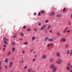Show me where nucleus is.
<instances>
[{"instance_id": "7c9ffc66", "label": "nucleus", "mask_w": 72, "mask_h": 72, "mask_svg": "<svg viewBox=\"0 0 72 72\" xmlns=\"http://www.w3.org/2000/svg\"><path fill=\"white\" fill-rule=\"evenodd\" d=\"M35 60H36V59L35 58H33V59L32 62H35Z\"/></svg>"}, {"instance_id": "49530a36", "label": "nucleus", "mask_w": 72, "mask_h": 72, "mask_svg": "<svg viewBox=\"0 0 72 72\" xmlns=\"http://www.w3.org/2000/svg\"><path fill=\"white\" fill-rule=\"evenodd\" d=\"M41 15V14L40 13V12H39L38 13V15Z\"/></svg>"}, {"instance_id": "aec40b11", "label": "nucleus", "mask_w": 72, "mask_h": 72, "mask_svg": "<svg viewBox=\"0 0 72 72\" xmlns=\"http://www.w3.org/2000/svg\"><path fill=\"white\" fill-rule=\"evenodd\" d=\"M48 39H49V37H46V38H45L44 39V41H47V40H48Z\"/></svg>"}, {"instance_id": "5701e85b", "label": "nucleus", "mask_w": 72, "mask_h": 72, "mask_svg": "<svg viewBox=\"0 0 72 72\" xmlns=\"http://www.w3.org/2000/svg\"><path fill=\"white\" fill-rule=\"evenodd\" d=\"M26 31H31V29L29 28H28L26 29Z\"/></svg>"}, {"instance_id": "f257e3e1", "label": "nucleus", "mask_w": 72, "mask_h": 72, "mask_svg": "<svg viewBox=\"0 0 72 72\" xmlns=\"http://www.w3.org/2000/svg\"><path fill=\"white\" fill-rule=\"evenodd\" d=\"M62 59L60 58H59L58 60L57 61L56 63H57V64H60V63L62 62Z\"/></svg>"}, {"instance_id": "72a5a7b5", "label": "nucleus", "mask_w": 72, "mask_h": 72, "mask_svg": "<svg viewBox=\"0 0 72 72\" xmlns=\"http://www.w3.org/2000/svg\"><path fill=\"white\" fill-rule=\"evenodd\" d=\"M41 13L42 14H44V11L43 10L41 12Z\"/></svg>"}, {"instance_id": "338daca9", "label": "nucleus", "mask_w": 72, "mask_h": 72, "mask_svg": "<svg viewBox=\"0 0 72 72\" xmlns=\"http://www.w3.org/2000/svg\"><path fill=\"white\" fill-rule=\"evenodd\" d=\"M32 72H36V71H32Z\"/></svg>"}, {"instance_id": "680f3d73", "label": "nucleus", "mask_w": 72, "mask_h": 72, "mask_svg": "<svg viewBox=\"0 0 72 72\" xmlns=\"http://www.w3.org/2000/svg\"><path fill=\"white\" fill-rule=\"evenodd\" d=\"M36 13H34V15H36Z\"/></svg>"}, {"instance_id": "473e14b6", "label": "nucleus", "mask_w": 72, "mask_h": 72, "mask_svg": "<svg viewBox=\"0 0 72 72\" xmlns=\"http://www.w3.org/2000/svg\"><path fill=\"white\" fill-rule=\"evenodd\" d=\"M68 25H69V26H70L71 25V22L70 21H69L68 23Z\"/></svg>"}, {"instance_id": "a878e982", "label": "nucleus", "mask_w": 72, "mask_h": 72, "mask_svg": "<svg viewBox=\"0 0 72 72\" xmlns=\"http://www.w3.org/2000/svg\"><path fill=\"white\" fill-rule=\"evenodd\" d=\"M67 53L68 54H69V50H67Z\"/></svg>"}, {"instance_id": "0e129e2a", "label": "nucleus", "mask_w": 72, "mask_h": 72, "mask_svg": "<svg viewBox=\"0 0 72 72\" xmlns=\"http://www.w3.org/2000/svg\"><path fill=\"white\" fill-rule=\"evenodd\" d=\"M33 51V50H31V51H30V52H32V51Z\"/></svg>"}, {"instance_id": "052dcab7", "label": "nucleus", "mask_w": 72, "mask_h": 72, "mask_svg": "<svg viewBox=\"0 0 72 72\" xmlns=\"http://www.w3.org/2000/svg\"><path fill=\"white\" fill-rule=\"evenodd\" d=\"M1 61H0V66H1Z\"/></svg>"}, {"instance_id": "bf43d9fd", "label": "nucleus", "mask_w": 72, "mask_h": 72, "mask_svg": "<svg viewBox=\"0 0 72 72\" xmlns=\"http://www.w3.org/2000/svg\"><path fill=\"white\" fill-rule=\"evenodd\" d=\"M68 66H70V63H69L68 64Z\"/></svg>"}, {"instance_id": "f03ea898", "label": "nucleus", "mask_w": 72, "mask_h": 72, "mask_svg": "<svg viewBox=\"0 0 72 72\" xmlns=\"http://www.w3.org/2000/svg\"><path fill=\"white\" fill-rule=\"evenodd\" d=\"M41 58L42 59H46V55H42V56Z\"/></svg>"}, {"instance_id": "ea45409f", "label": "nucleus", "mask_w": 72, "mask_h": 72, "mask_svg": "<svg viewBox=\"0 0 72 72\" xmlns=\"http://www.w3.org/2000/svg\"><path fill=\"white\" fill-rule=\"evenodd\" d=\"M37 55H35L34 56V58H37Z\"/></svg>"}, {"instance_id": "c85d7f7f", "label": "nucleus", "mask_w": 72, "mask_h": 72, "mask_svg": "<svg viewBox=\"0 0 72 72\" xmlns=\"http://www.w3.org/2000/svg\"><path fill=\"white\" fill-rule=\"evenodd\" d=\"M34 31L35 32H36L37 31V29L35 28L34 29Z\"/></svg>"}, {"instance_id": "6ab92c4d", "label": "nucleus", "mask_w": 72, "mask_h": 72, "mask_svg": "<svg viewBox=\"0 0 72 72\" xmlns=\"http://www.w3.org/2000/svg\"><path fill=\"white\" fill-rule=\"evenodd\" d=\"M20 35H21V36H22V37H23V36H24V34L22 32L20 33Z\"/></svg>"}, {"instance_id": "dca6fc26", "label": "nucleus", "mask_w": 72, "mask_h": 72, "mask_svg": "<svg viewBox=\"0 0 72 72\" xmlns=\"http://www.w3.org/2000/svg\"><path fill=\"white\" fill-rule=\"evenodd\" d=\"M3 40H4V41H8V39L5 38H3Z\"/></svg>"}, {"instance_id": "2f4dec72", "label": "nucleus", "mask_w": 72, "mask_h": 72, "mask_svg": "<svg viewBox=\"0 0 72 72\" xmlns=\"http://www.w3.org/2000/svg\"><path fill=\"white\" fill-rule=\"evenodd\" d=\"M41 23H40V22H39L38 23V25L39 26H41Z\"/></svg>"}, {"instance_id": "f3484780", "label": "nucleus", "mask_w": 72, "mask_h": 72, "mask_svg": "<svg viewBox=\"0 0 72 72\" xmlns=\"http://www.w3.org/2000/svg\"><path fill=\"white\" fill-rule=\"evenodd\" d=\"M11 54V51H10L8 52V56L10 55Z\"/></svg>"}, {"instance_id": "13d9d810", "label": "nucleus", "mask_w": 72, "mask_h": 72, "mask_svg": "<svg viewBox=\"0 0 72 72\" xmlns=\"http://www.w3.org/2000/svg\"><path fill=\"white\" fill-rule=\"evenodd\" d=\"M1 69H2V68L1 66H0V70H1Z\"/></svg>"}, {"instance_id": "412c9836", "label": "nucleus", "mask_w": 72, "mask_h": 72, "mask_svg": "<svg viewBox=\"0 0 72 72\" xmlns=\"http://www.w3.org/2000/svg\"><path fill=\"white\" fill-rule=\"evenodd\" d=\"M48 40L49 41H53V39H50Z\"/></svg>"}, {"instance_id": "864d4df0", "label": "nucleus", "mask_w": 72, "mask_h": 72, "mask_svg": "<svg viewBox=\"0 0 72 72\" xmlns=\"http://www.w3.org/2000/svg\"><path fill=\"white\" fill-rule=\"evenodd\" d=\"M22 53L23 54H24V53H25L24 51H22Z\"/></svg>"}, {"instance_id": "393cba45", "label": "nucleus", "mask_w": 72, "mask_h": 72, "mask_svg": "<svg viewBox=\"0 0 72 72\" xmlns=\"http://www.w3.org/2000/svg\"><path fill=\"white\" fill-rule=\"evenodd\" d=\"M8 58H6L5 59V62H8Z\"/></svg>"}, {"instance_id": "7ed1b4c3", "label": "nucleus", "mask_w": 72, "mask_h": 72, "mask_svg": "<svg viewBox=\"0 0 72 72\" xmlns=\"http://www.w3.org/2000/svg\"><path fill=\"white\" fill-rule=\"evenodd\" d=\"M55 67V66H54V64H52L50 65V68H51V69H54Z\"/></svg>"}, {"instance_id": "4c0bfd02", "label": "nucleus", "mask_w": 72, "mask_h": 72, "mask_svg": "<svg viewBox=\"0 0 72 72\" xmlns=\"http://www.w3.org/2000/svg\"><path fill=\"white\" fill-rule=\"evenodd\" d=\"M20 62L21 63H23V62H24V61L22 60L20 61Z\"/></svg>"}, {"instance_id": "f704fd0d", "label": "nucleus", "mask_w": 72, "mask_h": 72, "mask_svg": "<svg viewBox=\"0 0 72 72\" xmlns=\"http://www.w3.org/2000/svg\"><path fill=\"white\" fill-rule=\"evenodd\" d=\"M4 67L6 69H8V66H4Z\"/></svg>"}, {"instance_id": "69168bd1", "label": "nucleus", "mask_w": 72, "mask_h": 72, "mask_svg": "<svg viewBox=\"0 0 72 72\" xmlns=\"http://www.w3.org/2000/svg\"><path fill=\"white\" fill-rule=\"evenodd\" d=\"M21 59L22 60H23V57H22V58H21Z\"/></svg>"}, {"instance_id": "c9c22d12", "label": "nucleus", "mask_w": 72, "mask_h": 72, "mask_svg": "<svg viewBox=\"0 0 72 72\" xmlns=\"http://www.w3.org/2000/svg\"><path fill=\"white\" fill-rule=\"evenodd\" d=\"M3 47H4V48H6V45L4 44L3 45Z\"/></svg>"}, {"instance_id": "37998d69", "label": "nucleus", "mask_w": 72, "mask_h": 72, "mask_svg": "<svg viewBox=\"0 0 72 72\" xmlns=\"http://www.w3.org/2000/svg\"><path fill=\"white\" fill-rule=\"evenodd\" d=\"M48 20H46L45 21V23H48Z\"/></svg>"}, {"instance_id": "bb28decb", "label": "nucleus", "mask_w": 72, "mask_h": 72, "mask_svg": "<svg viewBox=\"0 0 72 72\" xmlns=\"http://www.w3.org/2000/svg\"><path fill=\"white\" fill-rule=\"evenodd\" d=\"M70 54L71 55H72V50H71V51H70Z\"/></svg>"}, {"instance_id": "ddd939ff", "label": "nucleus", "mask_w": 72, "mask_h": 72, "mask_svg": "<svg viewBox=\"0 0 72 72\" xmlns=\"http://www.w3.org/2000/svg\"><path fill=\"white\" fill-rule=\"evenodd\" d=\"M65 47L66 48H68V47H69V44H66Z\"/></svg>"}, {"instance_id": "1a4fd4ad", "label": "nucleus", "mask_w": 72, "mask_h": 72, "mask_svg": "<svg viewBox=\"0 0 72 72\" xmlns=\"http://www.w3.org/2000/svg\"><path fill=\"white\" fill-rule=\"evenodd\" d=\"M53 59H53V58H51L49 60V62L50 63H51V62H52L53 61Z\"/></svg>"}, {"instance_id": "9d476101", "label": "nucleus", "mask_w": 72, "mask_h": 72, "mask_svg": "<svg viewBox=\"0 0 72 72\" xmlns=\"http://www.w3.org/2000/svg\"><path fill=\"white\" fill-rule=\"evenodd\" d=\"M32 71V69L31 68H29L27 70V71H28V72H31Z\"/></svg>"}, {"instance_id": "39448f33", "label": "nucleus", "mask_w": 72, "mask_h": 72, "mask_svg": "<svg viewBox=\"0 0 72 72\" xmlns=\"http://www.w3.org/2000/svg\"><path fill=\"white\" fill-rule=\"evenodd\" d=\"M57 68L56 67H55L54 69L53 70V72H55V71H57Z\"/></svg>"}, {"instance_id": "c756f323", "label": "nucleus", "mask_w": 72, "mask_h": 72, "mask_svg": "<svg viewBox=\"0 0 72 72\" xmlns=\"http://www.w3.org/2000/svg\"><path fill=\"white\" fill-rule=\"evenodd\" d=\"M27 66H25L24 67V69H27Z\"/></svg>"}, {"instance_id": "e433bc0d", "label": "nucleus", "mask_w": 72, "mask_h": 72, "mask_svg": "<svg viewBox=\"0 0 72 72\" xmlns=\"http://www.w3.org/2000/svg\"><path fill=\"white\" fill-rule=\"evenodd\" d=\"M32 40H35V37H33L32 38Z\"/></svg>"}, {"instance_id": "cd10ccee", "label": "nucleus", "mask_w": 72, "mask_h": 72, "mask_svg": "<svg viewBox=\"0 0 72 72\" xmlns=\"http://www.w3.org/2000/svg\"><path fill=\"white\" fill-rule=\"evenodd\" d=\"M4 42L5 44H6V45H7V44H8V42H6V41H4Z\"/></svg>"}, {"instance_id": "8fccbe9b", "label": "nucleus", "mask_w": 72, "mask_h": 72, "mask_svg": "<svg viewBox=\"0 0 72 72\" xmlns=\"http://www.w3.org/2000/svg\"><path fill=\"white\" fill-rule=\"evenodd\" d=\"M23 28H26V26H24L23 27Z\"/></svg>"}, {"instance_id": "58836bf2", "label": "nucleus", "mask_w": 72, "mask_h": 72, "mask_svg": "<svg viewBox=\"0 0 72 72\" xmlns=\"http://www.w3.org/2000/svg\"><path fill=\"white\" fill-rule=\"evenodd\" d=\"M24 44H25V45H27V44H28V43L27 42H26L24 43Z\"/></svg>"}, {"instance_id": "e2e57ef3", "label": "nucleus", "mask_w": 72, "mask_h": 72, "mask_svg": "<svg viewBox=\"0 0 72 72\" xmlns=\"http://www.w3.org/2000/svg\"><path fill=\"white\" fill-rule=\"evenodd\" d=\"M70 72H72V70H71L69 71Z\"/></svg>"}, {"instance_id": "a19ab883", "label": "nucleus", "mask_w": 72, "mask_h": 72, "mask_svg": "<svg viewBox=\"0 0 72 72\" xmlns=\"http://www.w3.org/2000/svg\"><path fill=\"white\" fill-rule=\"evenodd\" d=\"M50 46H53V44L52 43H51L50 44Z\"/></svg>"}, {"instance_id": "3c124183", "label": "nucleus", "mask_w": 72, "mask_h": 72, "mask_svg": "<svg viewBox=\"0 0 72 72\" xmlns=\"http://www.w3.org/2000/svg\"><path fill=\"white\" fill-rule=\"evenodd\" d=\"M19 40H23V39L20 38L19 39Z\"/></svg>"}, {"instance_id": "774afa93", "label": "nucleus", "mask_w": 72, "mask_h": 72, "mask_svg": "<svg viewBox=\"0 0 72 72\" xmlns=\"http://www.w3.org/2000/svg\"><path fill=\"white\" fill-rule=\"evenodd\" d=\"M33 53H36V52L35 51L33 52Z\"/></svg>"}, {"instance_id": "a211bd4d", "label": "nucleus", "mask_w": 72, "mask_h": 72, "mask_svg": "<svg viewBox=\"0 0 72 72\" xmlns=\"http://www.w3.org/2000/svg\"><path fill=\"white\" fill-rule=\"evenodd\" d=\"M51 25H49L47 27V30H49V29L50 28H51Z\"/></svg>"}, {"instance_id": "9b49d317", "label": "nucleus", "mask_w": 72, "mask_h": 72, "mask_svg": "<svg viewBox=\"0 0 72 72\" xmlns=\"http://www.w3.org/2000/svg\"><path fill=\"white\" fill-rule=\"evenodd\" d=\"M67 69L68 71H69L71 69V68L70 67L68 66L67 67Z\"/></svg>"}, {"instance_id": "a18cd8bd", "label": "nucleus", "mask_w": 72, "mask_h": 72, "mask_svg": "<svg viewBox=\"0 0 72 72\" xmlns=\"http://www.w3.org/2000/svg\"><path fill=\"white\" fill-rule=\"evenodd\" d=\"M2 49H3V51H4L5 50V48H3Z\"/></svg>"}, {"instance_id": "5fc2aeb1", "label": "nucleus", "mask_w": 72, "mask_h": 72, "mask_svg": "<svg viewBox=\"0 0 72 72\" xmlns=\"http://www.w3.org/2000/svg\"><path fill=\"white\" fill-rule=\"evenodd\" d=\"M12 45H13L14 44V42H13L12 43Z\"/></svg>"}, {"instance_id": "f8f14e48", "label": "nucleus", "mask_w": 72, "mask_h": 72, "mask_svg": "<svg viewBox=\"0 0 72 72\" xmlns=\"http://www.w3.org/2000/svg\"><path fill=\"white\" fill-rule=\"evenodd\" d=\"M66 40L64 39H62L60 40V41H63V42H66Z\"/></svg>"}, {"instance_id": "4be33fe9", "label": "nucleus", "mask_w": 72, "mask_h": 72, "mask_svg": "<svg viewBox=\"0 0 72 72\" xmlns=\"http://www.w3.org/2000/svg\"><path fill=\"white\" fill-rule=\"evenodd\" d=\"M66 8H64L63 10V12H66Z\"/></svg>"}, {"instance_id": "6e6552de", "label": "nucleus", "mask_w": 72, "mask_h": 72, "mask_svg": "<svg viewBox=\"0 0 72 72\" xmlns=\"http://www.w3.org/2000/svg\"><path fill=\"white\" fill-rule=\"evenodd\" d=\"M56 55L58 57H60V55L59 53L58 52L56 53Z\"/></svg>"}, {"instance_id": "4d7b16f0", "label": "nucleus", "mask_w": 72, "mask_h": 72, "mask_svg": "<svg viewBox=\"0 0 72 72\" xmlns=\"http://www.w3.org/2000/svg\"><path fill=\"white\" fill-rule=\"evenodd\" d=\"M45 32L46 34H47V33H48V31H47L46 32Z\"/></svg>"}, {"instance_id": "de8ad7c7", "label": "nucleus", "mask_w": 72, "mask_h": 72, "mask_svg": "<svg viewBox=\"0 0 72 72\" xmlns=\"http://www.w3.org/2000/svg\"><path fill=\"white\" fill-rule=\"evenodd\" d=\"M15 50V48H13L12 49V50L13 51H14Z\"/></svg>"}, {"instance_id": "b1692460", "label": "nucleus", "mask_w": 72, "mask_h": 72, "mask_svg": "<svg viewBox=\"0 0 72 72\" xmlns=\"http://www.w3.org/2000/svg\"><path fill=\"white\" fill-rule=\"evenodd\" d=\"M57 35H58V36H59L60 35V33L59 32L57 33Z\"/></svg>"}, {"instance_id": "20e7f679", "label": "nucleus", "mask_w": 72, "mask_h": 72, "mask_svg": "<svg viewBox=\"0 0 72 72\" xmlns=\"http://www.w3.org/2000/svg\"><path fill=\"white\" fill-rule=\"evenodd\" d=\"M55 13H54V12H51L49 14V16H51L52 15H54Z\"/></svg>"}, {"instance_id": "423d86ee", "label": "nucleus", "mask_w": 72, "mask_h": 72, "mask_svg": "<svg viewBox=\"0 0 72 72\" xmlns=\"http://www.w3.org/2000/svg\"><path fill=\"white\" fill-rule=\"evenodd\" d=\"M45 27H46V26L45 25H44L43 26L41 27L40 28V30H42L44 29V28H45Z\"/></svg>"}, {"instance_id": "4468645a", "label": "nucleus", "mask_w": 72, "mask_h": 72, "mask_svg": "<svg viewBox=\"0 0 72 72\" xmlns=\"http://www.w3.org/2000/svg\"><path fill=\"white\" fill-rule=\"evenodd\" d=\"M13 64V62H11L10 63V68H11L12 67V64Z\"/></svg>"}, {"instance_id": "2eb2a0df", "label": "nucleus", "mask_w": 72, "mask_h": 72, "mask_svg": "<svg viewBox=\"0 0 72 72\" xmlns=\"http://www.w3.org/2000/svg\"><path fill=\"white\" fill-rule=\"evenodd\" d=\"M68 30V28H67L65 29L63 31V33H65L67 31V30Z\"/></svg>"}, {"instance_id": "09e8293b", "label": "nucleus", "mask_w": 72, "mask_h": 72, "mask_svg": "<svg viewBox=\"0 0 72 72\" xmlns=\"http://www.w3.org/2000/svg\"><path fill=\"white\" fill-rule=\"evenodd\" d=\"M17 36V35H15L13 36V37H15Z\"/></svg>"}, {"instance_id": "603ef678", "label": "nucleus", "mask_w": 72, "mask_h": 72, "mask_svg": "<svg viewBox=\"0 0 72 72\" xmlns=\"http://www.w3.org/2000/svg\"><path fill=\"white\" fill-rule=\"evenodd\" d=\"M47 46L48 47H50V45L49 44H48V45H47Z\"/></svg>"}, {"instance_id": "79ce46f5", "label": "nucleus", "mask_w": 72, "mask_h": 72, "mask_svg": "<svg viewBox=\"0 0 72 72\" xmlns=\"http://www.w3.org/2000/svg\"><path fill=\"white\" fill-rule=\"evenodd\" d=\"M50 32L51 33H52L53 31H52V30H50Z\"/></svg>"}, {"instance_id": "0eeeda50", "label": "nucleus", "mask_w": 72, "mask_h": 72, "mask_svg": "<svg viewBox=\"0 0 72 72\" xmlns=\"http://www.w3.org/2000/svg\"><path fill=\"white\" fill-rule=\"evenodd\" d=\"M62 15L61 14H58L56 15V17L57 18H59L60 17H61Z\"/></svg>"}, {"instance_id": "c03bdc74", "label": "nucleus", "mask_w": 72, "mask_h": 72, "mask_svg": "<svg viewBox=\"0 0 72 72\" xmlns=\"http://www.w3.org/2000/svg\"><path fill=\"white\" fill-rule=\"evenodd\" d=\"M70 32V30H68L67 31V33H69Z\"/></svg>"}, {"instance_id": "6e6d98bb", "label": "nucleus", "mask_w": 72, "mask_h": 72, "mask_svg": "<svg viewBox=\"0 0 72 72\" xmlns=\"http://www.w3.org/2000/svg\"><path fill=\"white\" fill-rule=\"evenodd\" d=\"M47 31V30L46 29H44V32H46V31Z\"/></svg>"}]
</instances>
